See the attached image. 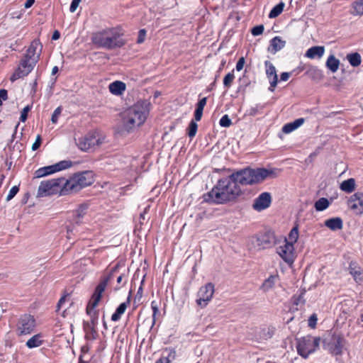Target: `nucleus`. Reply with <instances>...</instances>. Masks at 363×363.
I'll use <instances>...</instances> for the list:
<instances>
[{"instance_id":"nucleus-59","label":"nucleus","mask_w":363,"mask_h":363,"mask_svg":"<svg viewBox=\"0 0 363 363\" xmlns=\"http://www.w3.org/2000/svg\"><path fill=\"white\" fill-rule=\"evenodd\" d=\"M66 300V296H64L62 297H61L57 304V311H59L62 306V305L65 303Z\"/></svg>"},{"instance_id":"nucleus-33","label":"nucleus","mask_w":363,"mask_h":363,"mask_svg":"<svg viewBox=\"0 0 363 363\" xmlns=\"http://www.w3.org/2000/svg\"><path fill=\"white\" fill-rule=\"evenodd\" d=\"M298 238V228L297 225L294 226L289 233L288 238H284V242L291 243L293 245L297 242Z\"/></svg>"},{"instance_id":"nucleus-35","label":"nucleus","mask_w":363,"mask_h":363,"mask_svg":"<svg viewBox=\"0 0 363 363\" xmlns=\"http://www.w3.org/2000/svg\"><path fill=\"white\" fill-rule=\"evenodd\" d=\"M330 205L328 200L326 198H320L314 204L316 211H322L325 210Z\"/></svg>"},{"instance_id":"nucleus-31","label":"nucleus","mask_w":363,"mask_h":363,"mask_svg":"<svg viewBox=\"0 0 363 363\" xmlns=\"http://www.w3.org/2000/svg\"><path fill=\"white\" fill-rule=\"evenodd\" d=\"M347 60L351 66L356 67L361 65L362 57L359 52L349 53L346 56Z\"/></svg>"},{"instance_id":"nucleus-15","label":"nucleus","mask_w":363,"mask_h":363,"mask_svg":"<svg viewBox=\"0 0 363 363\" xmlns=\"http://www.w3.org/2000/svg\"><path fill=\"white\" fill-rule=\"evenodd\" d=\"M42 45L40 40L35 39L30 43L25 55L22 59L26 60L28 62H33V60H35L36 64L39 60Z\"/></svg>"},{"instance_id":"nucleus-17","label":"nucleus","mask_w":363,"mask_h":363,"mask_svg":"<svg viewBox=\"0 0 363 363\" xmlns=\"http://www.w3.org/2000/svg\"><path fill=\"white\" fill-rule=\"evenodd\" d=\"M272 196L269 192H262L254 200L252 208L257 211H262L270 206Z\"/></svg>"},{"instance_id":"nucleus-57","label":"nucleus","mask_w":363,"mask_h":363,"mask_svg":"<svg viewBox=\"0 0 363 363\" xmlns=\"http://www.w3.org/2000/svg\"><path fill=\"white\" fill-rule=\"evenodd\" d=\"M89 350H90V347L88 344L83 345L81 348L80 355H82L83 358H84V355L89 352Z\"/></svg>"},{"instance_id":"nucleus-16","label":"nucleus","mask_w":363,"mask_h":363,"mask_svg":"<svg viewBox=\"0 0 363 363\" xmlns=\"http://www.w3.org/2000/svg\"><path fill=\"white\" fill-rule=\"evenodd\" d=\"M348 207L357 215L363 214V193L356 192L349 198Z\"/></svg>"},{"instance_id":"nucleus-38","label":"nucleus","mask_w":363,"mask_h":363,"mask_svg":"<svg viewBox=\"0 0 363 363\" xmlns=\"http://www.w3.org/2000/svg\"><path fill=\"white\" fill-rule=\"evenodd\" d=\"M353 13L355 15H363V0H357L352 4Z\"/></svg>"},{"instance_id":"nucleus-34","label":"nucleus","mask_w":363,"mask_h":363,"mask_svg":"<svg viewBox=\"0 0 363 363\" xmlns=\"http://www.w3.org/2000/svg\"><path fill=\"white\" fill-rule=\"evenodd\" d=\"M284 3L281 1L278 4H277L270 11L269 13V18H274L279 16L284 11Z\"/></svg>"},{"instance_id":"nucleus-30","label":"nucleus","mask_w":363,"mask_h":363,"mask_svg":"<svg viewBox=\"0 0 363 363\" xmlns=\"http://www.w3.org/2000/svg\"><path fill=\"white\" fill-rule=\"evenodd\" d=\"M325 65L328 69L335 73L339 69L340 60L337 59L333 55H331L328 57Z\"/></svg>"},{"instance_id":"nucleus-18","label":"nucleus","mask_w":363,"mask_h":363,"mask_svg":"<svg viewBox=\"0 0 363 363\" xmlns=\"http://www.w3.org/2000/svg\"><path fill=\"white\" fill-rule=\"evenodd\" d=\"M277 252L288 264H292L294 262V246L291 243L284 242V245L278 248Z\"/></svg>"},{"instance_id":"nucleus-9","label":"nucleus","mask_w":363,"mask_h":363,"mask_svg":"<svg viewBox=\"0 0 363 363\" xmlns=\"http://www.w3.org/2000/svg\"><path fill=\"white\" fill-rule=\"evenodd\" d=\"M36 325L34 315L30 313H23L17 318L13 326V331L17 337L28 336L35 331Z\"/></svg>"},{"instance_id":"nucleus-43","label":"nucleus","mask_w":363,"mask_h":363,"mask_svg":"<svg viewBox=\"0 0 363 363\" xmlns=\"http://www.w3.org/2000/svg\"><path fill=\"white\" fill-rule=\"evenodd\" d=\"M219 124L221 127L228 128L232 125V121L229 116L225 114L221 117L219 121Z\"/></svg>"},{"instance_id":"nucleus-3","label":"nucleus","mask_w":363,"mask_h":363,"mask_svg":"<svg viewBox=\"0 0 363 363\" xmlns=\"http://www.w3.org/2000/svg\"><path fill=\"white\" fill-rule=\"evenodd\" d=\"M123 35L124 32L121 27L106 28L93 32L91 35V42L97 48L111 50L125 45L126 41L123 39Z\"/></svg>"},{"instance_id":"nucleus-8","label":"nucleus","mask_w":363,"mask_h":363,"mask_svg":"<svg viewBox=\"0 0 363 363\" xmlns=\"http://www.w3.org/2000/svg\"><path fill=\"white\" fill-rule=\"evenodd\" d=\"M67 181L69 194H72L91 185L94 182V177L92 172L86 171L74 174L67 179Z\"/></svg>"},{"instance_id":"nucleus-26","label":"nucleus","mask_w":363,"mask_h":363,"mask_svg":"<svg viewBox=\"0 0 363 363\" xmlns=\"http://www.w3.org/2000/svg\"><path fill=\"white\" fill-rule=\"evenodd\" d=\"M325 225L331 230L335 231L343 228V222L340 217L332 218L325 221Z\"/></svg>"},{"instance_id":"nucleus-37","label":"nucleus","mask_w":363,"mask_h":363,"mask_svg":"<svg viewBox=\"0 0 363 363\" xmlns=\"http://www.w3.org/2000/svg\"><path fill=\"white\" fill-rule=\"evenodd\" d=\"M127 281H128L127 274H125V273L121 274L117 277V284L114 288V290L115 291L120 290L121 288H123L126 284Z\"/></svg>"},{"instance_id":"nucleus-32","label":"nucleus","mask_w":363,"mask_h":363,"mask_svg":"<svg viewBox=\"0 0 363 363\" xmlns=\"http://www.w3.org/2000/svg\"><path fill=\"white\" fill-rule=\"evenodd\" d=\"M340 189L346 193H352L355 189V180L352 178L343 181Z\"/></svg>"},{"instance_id":"nucleus-22","label":"nucleus","mask_w":363,"mask_h":363,"mask_svg":"<svg viewBox=\"0 0 363 363\" xmlns=\"http://www.w3.org/2000/svg\"><path fill=\"white\" fill-rule=\"evenodd\" d=\"M349 272L356 282L358 283L363 281V270L356 262H351L350 263Z\"/></svg>"},{"instance_id":"nucleus-53","label":"nucleus","mask_w":363,"mask_h":363,"mask_svg":"<svg viewBox=\"0 0 363 363\" xmlns=\"http://www.w3.org/2000/svg\"><path fill=\"white\" fill-rule=\"evenodd\" d=\"M81 1L82 0H72L69 7V11L71 13H74L77 10Z\"/></svg>"},{"instance_id":"nucleus-48","label":"nucleus","mask_w":363,"mask_h":363,"mask_svg":"<svg viewBox=\"0 0 363 363\" xmlns=\"http://www.w3.org/2000/svg\"><path fill=\"white\" fill-rule=\"evenodd\" d=\"M317 321H318L317 315L315 313H313L308 319V325L310 328H315L317 325Z\"/></svg>"},{"instance_id":"nucleus-13","label":"nucleus","mask_w":363,"mask_h":363,"mask_svg":"<svg viewBox=\"0 0 363 363\" xmlns=\"http://www.w3.org/2000/svg\"><path fill=\"white\" fill-rule=\"evenodd\" d=\"M214 291V284L212 283H207L201 286L197 293V305L201 308L206 307L213 298Z\"/></svg>"},{"instance_id":"nucleus-49","label":"nucleus","mask_w":363,"mask_h":363,"mask_svg":"<svg viewBox=\"0 0 363 363\" xmlns=\"http://www.w3.org/2000/svg\"><path fill=\"white\" fill-rule=\"evenodd\" d=\"M145 37H146V30H145V29H140L139 30V32H138L137 43H138V44L143 43L145 41Z\"/></svg>"},{"instance_id":"nucleus-60","label":"nucleus","mask_w":363,"mask_h":363,"mask_svg":"<svg viewBox=\"0 0 363 363\" xmlns=\"http://www.w3.org/2000/svg\"><path fill=\"white\" fill-rule=\"evenodd\" d=\"M35 3V0H26V1L25 2V4H24V7L26 9H29L30 7H31L33 4Z\"/></svg>"},{"instance_id":"nucleus-12","label":"nucleus","mask_w":363,"mask_h":363,"mask_svg":"<svg viewBox=\"0 0 363 363\" xmlns=\"http://www.w3.org/2000/svg\"><path fill=\"white\" fill-rule=\"evenodd\" d=\"M72 166V162L63 160L55 164L40 167L35 172V177L40 178L66 169Z\"/></svg>"},{"instance_id":"nucleus-2","label":"nucleus","mask_w":363,"mask_h":363,"mask_svg":"<svg viewBox=\"0 0 363 363\" xmlns=\"http://www.w3.org/2000/svg\"><path fill=\"white\" fill-rule=\"evenodd\" d=\"M241 192L240 186L232 182L229 177L220 179L211 191L204 195V200L208 203H224L234 200Z\"/></svg>"},{"instance_id":"nucleus-54","label":"nucleus","mask_w":363,"mask_h":363,"mask_svg":"<svg viewBox=\"0 0 363 363\" xmlns=\"http://www.w3.org/2000/svg\"><path fill=\"white\" fill-rule=\"evenodd\" d=\"M245 65V58L243 57H240L237 62L235 69L237 71L240 72L243 69Z\"/></svg>"},{"instance_id":"nucleus-42","label":"nucleus","mask_w":363,"mask_h":363,"mask_svg":"<svg viewBox=\"0 0 363 363\" xmlns=\"http://www.w3.org/2000/svg\"><path fill=\"white\" fill-rule=\"evenodd\" d=\"M160 304L157 301L153 300L151 302V308L152 311V324L154 325L156 322L157 316L160 314L159 310Z\"/></svg>"},{"instance_id":"nucleus-39","label":"nucleus","mask_w":363,"mask_h":363,"mask_svg":"<svg viewBox=\"0 0 363 363\" xmlns=\"http://www.w3.org/2000/svg\"><path fill=\"white\" fill-rule=\"evenodd\" d=\"M235 79L234 69L228 72L223 79V85L225 88L229 89Z\"/></svg>"},{"instance_id":"nucleus-29","label":"nucleus","mask_w":363,"mask_h":363,"mask_svg":"<svg viewBox=\"0 0 363 363\" xmlns=\"http://www.w3.org/2000/svg\"><path fill=\"white\" fill-rule=\"evenodd\" d=\"M89 205L87 203H82L74 211V220L79 223L81 222V219L86 215L88 210Z\"/></svg>"},{"instance_id":"nucleus-10","label":"nucleus","mask_w":363,"mask_h":363,"mask_svg":"<svg viewBox=\"0 0 363 363\" xmlns=\"http://www.w3.org/2000/svg\"><path fill=\"white\" fill-rule=\"evenodd\" d=\"M346 340L340 333H328L323 339V344L325 350H327L333 355H341Z\"/></svg>"},{"instance_id":"nucleus-5","label":"nucleus","mask_w":363,"mask_h":363,"mask_svg":"<svg viewBox=\"0 0 363 363\" xmlns=\"http://www.w3.org/2000/svg\"><path fill=\"white\" fill-rule=\"evenodd\" d=\"M150 104L145 100L138 101L123 113L124 125L128 129L143 125L150 113Z\"/></svg>"},{"instance_id":"nucleus-58","label":"nucleus","mask_w":363,"mask_h":363,"mask_svg":"<svg viewBox=\"0 0 363 363\" xmlns=\"http://www.w3.org/2000/svg\"><path fill=\"white\" fill-rule=\"evenodd\" d=\"M289 77H290V73H289V72H283L280 75V80L286 82V81H287L289 79Z\"/></svg>"},{"instance_id":"nucleus-7","label":"nucleus","mask_w":363,"mask_h":363,"mask_svg":"<svg viewBox=\"0 0 363 363\" xmlns=\"http://www.w3.org/2000/svg\"><path fill=\"white\" fill-rule=\"evenodd\" d=\"M106 137L96 130L90 131L76 140L77 146L83 152H93L105 142Z\"/></svg>"},{"instance_id":"nucleus-55","label":"nucleus","mask_w":363,"mask_h":363,"mask_svg":"<svg viewBox=\"0 0 363 363\" xmlns=\"http://www.w3.org/2000/svg\"><path fill=\"white\" fill-rule=\"evenodd\" d=\"M8 99V92L6 89L0 90V106L2 105V101H6Z\"/></svg>"},{"instance_id":"nucleus-40","label":"nucleus","mask_w":363,"mask_h":363,"mask_svg":"<svg viewBox=\"0 0 363 363\" xmlns=\"http://www.w3.org/2000/svg\"><path fill=\"white\" fill-rule=\"evenodd\" d=\"M175 351L173 349L169 350V352L167 356L162 355L155 363H171L170 358L174 359Z\"/></svg>"},{"instance_id":"nucleus-46","label":"nucleus","mask_w":363,"mask_h":363,"mask_svg":"<svg viewBox=\"0 0 363 363\" xmlns=\"http://www.w3.org/2000/svg\"><path fill=\"white\" fill-rule=\"evenodd\" d=\"M62 113V108L60 106L55 108V110L53 111L51 117V121L53 123H57L58 121V117L60 116Z\"/></svg>"},{"instance_id":"nucleus-52","label":"nucleus","mask_w":363,"mask_h":363,"mask_svg":"<svg viewBox=\"0 0 363 363\" xmlns=\"http://www.w3.org/2000/svg\"><path fill=\"white\" fill-rule=\"evenodd\" d=\"M203 109L196 107V109L194 111V121H200L201 120V118L203 116Z\"/></svg>"},{"instance_id":"nucleus-47","label":"nucleus","mask_w":363,"mask_h":363,"mask_svg":"<svg viewBox=\"0 0 363 363\" xmlns=\"http://www.w3.org/2000/svg\"><path fill=\"white\" fill-rule=\"evenodd\" d=\"M19 188L18 186H12L6 196V201L11 200L17 194Z\"/></svg>"},{"instance_id":"nucleus-25","label":"nucleus","mask_w":363,"mask_h":363,"mask_svg":"<svg viewBox=\"0 0 363 363\" xmlns=\"http://www.w3.org/2000/svg\"><path fill=\"white\" fill-rule=\"evenodd\" d=\"M286 42L279 36H276L270 40V45L268 50L275 54L277 52L281 50L285 46Z\"/></svg>"},{"instance_id":"nucleus-36","label":"nucleus","mask_w":363,"mask_h":363,"mask_svg":"<svg viewBox=\"0 0 363 363\" xmlns=\"http://www.w3.org/2000/svg\"><path fill=\"white\" fill-rule=\"evenodd\" d=\"M196 122L194 120H191L186 128V133L191 139L194 138L197 133L198 125Z\"/></svg>"},{"instance_id":"nucleus-23","label":"nucleus","mask_w":363,"mask_h":363,"mask_svg":"<svg viewBox=\"0 0 363 363\" xmlns=\"http://www.w3.org/2000/svg\"><path fill=\"white\" fill-rule=\"evenodd\" d=\"M325 53L324 46H313L307 50L305 56L310 59L321 58Z\"/></svg>"},{"instance_id":"nucleus-1","label":"nucleus","mask_w":363,"mask_h":363,"mask_svg":"<svg viewBox=\"0 0 363 363\" xmlns=\"http://www.w3.org/2000/svg\"><path fill=\"white\" fill-rule=\"evenodd\" d=\"M120 265L118 264L113 267L110 271L104 274L100 279L99 284L95 288L94 292L86 306V312L91 316V323H87L84 325V330L85 332V338L86 340H96L98 337L97 330L95 328L97 324L98 312L94 308L98 306L100 302L102 294L104 292L108 282L118 272Z\"/></svg>"},{"instance_id":"nucleus-24","label":"nucleus","mask_w":363,"mask_h":363,"mask_svg":"<svg viewBox=\"0 0 363 363\" xmlns=\"http://www.w3.org/2000/svg\"><path fill=\"white\" fill-rule=\"evenodd\" d=\"M109 91L116 96H121L126 89V85L121 81H115L108 85Z\"/></svg>"},{"instance_id":"nucleus-27","label":"nucleus","mask_w":363,"mask_h":363,"mask_svg":"<svg viewBox=\"0 0 363 363\" xmlns=\"http://www.w3.org/2000/svg\"><path fill=\"white\" fill-rule=\"evenodd\" d=\"M305 120L303 118H299L294 121L285 124L282 128V131L286 133H290L302 125Z\"/></svg>"},{"instance_id":"nucleus-41","label":"nucleus","mask_w":363,"mask_h":363,"mask_svg":"<svg viewBox=\"0 0 363 363\" xmlns=\"http://www.w3.org/2000/svg\"><path fill=\"white\" fill-rule=\"evenodd\" d=\"M275 279L276 277L273 275H271L269 277L268 279H267L264 283L262 285V288L264 291H268L270 289H272L275 283Z\"/></svg>"},{"instance_id":"nucleus-62","label":"nucleus","mask_w":363,"mask_h":363,"mask_svg":"<svg viewBox=\"0 0 363 363\" xmlns=\"http://www.w3.org/2000/svg\"><path fill=\"white\" fill-rule=\"evenodd\" d=\"M143 296V286H140L137 291L136 298L140 300Z\"/></svg>"},{"instance_id":"nucleus-44","label":"nucleus","mask_w":363,"mask_h":363,"mask_svg":"<svg viewBox=\"0 0 363 363\" xmlns=\"http://www.w3.org/2000/svg\"><path fill=\"white\" fill-rule=\"evenodd\" d=\"M304 292L301 293L298 296H293V303L296 306H299L300 304L304 305L305 304V299H304Z\"/></svg>"},{"instance_id":"nucleus-4","label":"nucleus","mask_w":363,"mask_h":363,"mask_svg":"<svg viewBox=\"0 0 363 363\" xmlns=\"http://www.w3.org/2000/svg\"><path fill=\"white\" fill-rule=\"evenodd\" d=\"M277 169L251 168L250 167L236 170L230 175V179L237 184L247 186L262 183L268 177H277Z\"/></svg>"},{"instance_id":"nucleus-20","label":"nucleus","mask_w":363,"mask_h":363,"mask_svg":"<svg viewBox=\"0 0 363 363\" xmlns=\"http://www.w3.org/2000/svg\"><path fill=\"white\" fill-rule=\"evenodd\" d=\"M257 245L263 249L271 247L276 242V236L272 231H267L257 240Z\"/></svg>"},{"instance_id":"nucleus-61","label":"nucleus","mask_w":363,"mask_h":363,"mask_svg":"<svg viewBox=\"0 0 363 363\" xmlns=\"http://www.w3.org/2000/svg\"><path fill=\"white\" fill-rule=\"evenodd\" d=\"M60 37V33L58 30H55L53 34H52V40H58Z\"/></svg>"},{"instance_id":"nucleus-51","label":"nucleus","mask_w":363,"mask_h":363,"mask_svg":"<svg viewBox=\"0 0 363 363\" xmlns=\"http://www.w3.org/2000/svg\"><path fill=\"white\" fill-rule=\"evenodd\" d=\"M30 111L29 106H26L21 113L20 120L22 122H25L28 117V113Z\"/></svg>"},{"instance_id":"nucleus-28","label":"nucleus","mask_w":363,"mask_h":363,"mask_svg":"<svg viewBox=\"0 0 363 363\" xmlns=\"http://www.w3.org/2000/svg\"><path fill=\"white\" fill-rule=\"evenodd\" d=\"M43 337V336L41 333L34 335L27 340L26 343V347L29 349H32L41 346L44 342Z\"/></svg>"},{"instance_id":"nucleus-19","label":"nucleus","mask_w":363,"mask_h":363,"mask_svg":"<svg viewBox=\"0 0 363 363\" xmlns=\"http://www.w3.org/2000/svg\"><path fill=\"white\" fill-rule=\"evenodd\" d=\"M264 66L266 68V74L270 83L269 89L270 91H274L278 83V77L276 68L273 64L268 60L264 62Z\"/></svg>"},{"instance_id":"nucleus-63","label":"nucleus","mask_w":363,"mask_h":363,"mask_svg":"<svg viewBox=\"0 0 363 363\" xmlns=\"http://www.w3.org/2000/svg\"><path fill=\"white\" fill-rule=\"evenodd\" d=\"M341 112H342L341 111H333V112L330 113L327 117L334 116H335L337 113H340Z\"/></svg>"},{"instance_id":"nucleus-50","label":"nucleus","mask_w":363,"mask_h":363,"mask_svg":"<svg viewBox=\"0 0 363 363\" xmlns=\"http://www.w3.org/2000/svg\"><path fill=\"white\" fill-rule=\"evenodd\" d=\"M42 143V138L40 135H38L35 139V141L32 145V150L33 151L37 150L41 145Z\"/></svg>"},{"instance_id":"nucleus-64","label":"nucleus","mask_w":363,"mask_h":363,"mask_svg":"<svg viewBox=\"0 0 363 363\" xmlns=\"http://www.w3.org/2000/svg\"><path fill=\"white\" fill-rule=\"evenodd\" d=\"M78 363H85V359H83L82 355H79Z\"/></svg>"},{"instance_id":"nucleus-56","label":"nucleus","mask_w":363,"mask_h":363,"mask_svg":"<svg viewBox=\"0 0 363 363\" xmlns=\"http://www.w3.org/2000/svg\"><path fill=\"white\" fill-rule=\"evenodd\" d=\"M206 103H207V98L203 97L198 101V103L196 104V107L203 110L205 106L206 105Z\"/></svg>"},{"instance_id":"nucleus-11","label":"nucleus","mask_w":363,"mask_h":363,"mask_svg":"<svg viewBox=\"0 0 363 363\" xmlns=\"http://www.w3.org/2000/svg\"><path fill=\"white\" fill-rule=\"evenodd\" d=\"M320 338L312 335H306L297 340L296 349L298 354L306 359L319 347Z\"/></svg>"},{"instance_id":"nucleus-45","label":"nucleus","mask_w":363,"mask_h":363,"mask_svg":"<svg viewBox=\"0 0 363 363\" xmlns=\"http://www.w3.org/2000/svg\"><path fill=\"white\" fill-rule=\"evenodd\" d=\"M264 26L259 25V26H256L254 28H252L251 33H252V35L257 36V35H262L264 32Z\"/></svg>"},{"instance_id":"nucleus-6","label":"nucleus","mask_w":363,"mask_h":363,"mask_svg":"<svg viewBox=\"0 0 363 363\" xmlns=\"http://www.w3.org/2000/svg\"><path fill=\"white\" fill-rule=\"evenodd\" d=\"M38 194L40 196L69 195L67 179L58 177L49 180L42 181L38 186Z\"/></svg>"},{"instance_id":"nucleus-14","label":"nucleus","mask_w":363,"mask_h":363,"mask_svg":"<svg viewBox=\"0 0 363 363\" xmlns=\"http://www.w3.org/2000/svg\"><path fill=\"white\" fill-rule=\"evenodd\" d=\"M35 66V61L28 62L26 60L21 59L18 67L15 69L10 77V80L13 82L18 79L28 76Z\"/></svg>"},{"instance_id":"nucleus-21","label":"nucleus","mask_w":363,"mask_h":363,"mask_svg":"<svg viewBox=\"0 0 363 363\" xmlns=\"http://www.w3.org/2000/svg\"><path fill=\"white\" fill-rule=\"evenodd\" d=\"M130 301H131V291H130V293L126 298V301L123 303H121L116 308V311L112 314L111 318L112 321L117 322L121 318L122 315L124 314L127 308L130 306Z\"/></svg>"}]
</instances>
